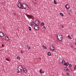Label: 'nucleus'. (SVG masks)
<instances>
[{
	"label": "nucleus",
	"mask_w": 76,
	"mask_h": 76,
	"mask_svg": "<svg viewBox=\"0 0 76 76\" xmlns=\"http://www.w3.org/2000/svg\"><path fill=\"white\" fill-rule=\"evenodd\" d=\"M64 65L65 66H69V63L68 62H66H66H65V63L64 64Z\"/></svg>",
	"instance_id": "obj_11"
},
{
	"label": "nucleus",
	"mask_w": 76,
	"mask_h": 76,
	"mask_svg": "<svg viewBox=\"0 0 76 76\" xmlns=\"http://www.w3.org/2000/svg\"><path fill=\"white\" fill-rule=\"evenodd\" d=\"M62 62L63 64H64V63H66V62H65V61H64V59L62 60Z\"/></svg>",
	"instance_id": "obj_13"
},
{
	"label": "nucleus",
	"mask_w": 76,
	"mask_h": 76,
	"mask_svg": "<svg viewBox=\"0 0 76 76\" xmlns=\"http://www.w3.org/2000/svg\"><path fill=\"white\" fill-rule=\"evenodd\" d=\"M51 53H50V52H49L48 53V56H51Z\"/></svg>",
	"instance_id": "obj_14"
},
{
	"label": "nucleus",
	"mask_w": 76,
	"mask_h": 76,
	"mask_svg": "<svg viewBox=\"0 0 76 76\" xmlns=\"http://www.w3.org/2000/svg\"><path fill=\"white\" fill-rule=\"evenodd\" d=\"M21 68H22L23 69V67L22 66H21Z\"/></svg>",
	"instance_id": "obj_42"
},
{
	"label": "nucleus",
	"mask_w": 76,
	"mask_h": 76,
	"mask_svg": "<svg viewBox=\"0 0 76 76\" xmlns=\"http://www.w3.org/2000/svg\"><path fill=\"white\" fill-rule=\"evenodd\" d=\"M13 14L14 15H16V13H15V12H13Z\"/></svg>",
	"instance_id": "obj_33"
},
{
	"label": "nucleus",
	"mask_w": 76,
	"mask_h": 76,
	"mask_svg": "<svg viewBox=\"0 0 76 76\" xmlns=\"http://www.w3.org/2000/svg\"><path fill=\"white\" fill-rule=\"evenodd\" d=\"M57 37L58 39L60 41H61L63 40V36L60 34L58 33L57 35Z\"/></svg>",
	"instance_id": "obj_1"
},
{
	"label": "nucleus",
	"mask_w": 76,
	"mask_h": 76,
	"mask_svg": "<svg viewBox=\"0 0 76 76\" xmlns=\"http://www.w3.org/2000/svg\"><path fill=\"white\" fill-rule=\"evenodd\" d=\"M4 33L2 32L0 34V37L1 38H2L3 37H4Z\"/></svg>",
	"instance_id": "obj_10"
},
{
	"label": "nucleus",
	"mask_w": 76,
	"mask_h": 76,
	"mask_svg": "<svg viewBox=\"0 0 76 76\" xmlns=\"http://www.w3.org/2000/svg\"><path fill=\"white\" fill-rule=\"evenodd\" d=\"M23 69H20V72H23Z\"/></svg>",
	"instance_id": "obj_30"
},
{
	"label": "nucleus",
	"mask_w": 76,
	"mask_h": 76,
	"mask_svg": "<svg viewBox=\"0 0 76 76\" xmlns=\"http://www.w3.org/2000/svg\"><path fill=\"white\" fill-rule=\"evenodd\" d=\"M66 7L68 9H69V8H70V5L69 4H66Z\"/></svg>",
	"instance_id": "obj_8"
},
{
	"label": "nucleus",
	"mask_w": 76,
	"mask_h": 76,
	"mask_svg": "<svg viewBox=\"0 0 76 76\" xmlns=\"http://www.w3.org/2000/svg\"><path fill=\"white\" fill-rule=\"evenodd\" d=\"M30 25L31 26H33V25H34V23L32 22L31 23Z\"/></svg>",
	"instance_id": "obj_22"
},
{
	"label": "nucleus",
	"mask_w": 76,
	"mask_h": 76,
	"mask_svg": "<svg viewBox=\"0 0 76 76\" xmlns=\"http://www.w3.org/2000/svg\"><path fill=\"white\" fill-rule=\"evenodd\" d=\"M21 68H20H20H19V69H21Z\"/></svg>",
	"instance_id": "obj_46"
},
{
	"label": "nucleus",
	"mask_w": 76,
	"mask_h": 76,
	"mask_svg": "<svg viewBox=\"0 0 76 76\" xmlns=\"http://www.w3.org/2000/svg\"><path fill=\"white\" fill-rule=\"evenodd\" d=\"M44 49H47V47H45L44 45H42Z\"/></svg>",
	"instance_id": "obj_19"
},
{
	"label": "nucleus",
	"mask_w": 76,
	"mask_h": 76,
	"mask_svg": "<svg viewBox=\"0 0 76 76\" xmlns=\"http://www.w3.org/2000/svg\"><path fill=\"white\" fill-rule=\"evenodd\" d=\"M1 46H2V47H4V45H1Z\"/></svg>",
	"instance_id": "obj_40"
},
{
	"label": "nucleus",
	"mask_w": 76,
	"mask_h": 76,
	"mask_svg": "<svg viewBox=\"0 0 76 76\" xmlns=\"http://www.w3.org/2000/svg\"><path fill=\"white\" fill-rule=\"evenodd\" d=\"M19 66H20L19 67V68H21V67H22V66H21V65H19Z\"/></svg>",
	"instance_id": "obj_37"
},
{
	"label": "nucleus",
	"mask_w": 76,
	"mask_h": 76,
	"mask_svg": "<svg viewBox=\"0 0 76 76\" xmlns=\"http://www.w3.org/2000/svg\"><path fill=\"white\" fill-rule=\"evenodd\" d=\"M69 66L70 67H72V65H71V64H70L69 65Z\"/></svg>",
	"instance_id": "obj_35"
},
{
	"label": "nucleus",
	"mask_w": 76,
	"mask_h": 76,
	"mask_svg": "<svg viewBox=\"0 0 76 76\" xmlns=\"http://www.w3.org/2000/svg\"><path fill=\"white\" fill-rule=\"evenodd\" d=\"M6 38H7V41H9V37L7 36Z\"/></svg>",
	"instance_id": "obj_15"
},
{
	"label": "nucleus",
	"mask_w": 76,
	"mask_h": 76,
	"mask_svg": "<svg viewBox=\"0 0 76 76\" xmlns=\"http://www.w3.org/2000/svg\"><path fill=\"white\" fill-rule=\"evenodd\" d=\"M66 73H67V75L68 76H69V75H70V74H69V73L68 72H67Z\"/></svg>",
	"instance_id": "obj_32"
},
{
	"label": "nucleus",
	"mask_w": 76,
	"mask_h": 76,
	"mask_svg": "<svg viewBox=\"0 0 76 76\" xmlns=\"http://www.w3.org/2000/svg\"><path fill=\"white\" fill-rule=\"evenodd\" d=\"M54 3L55 4H57V2L56 1L54 0Z\"/></svg>",
	"instance_id": "obj_17"
},
{
	"label": "nucleus",
	"mask_w": 76,
	"mask_h": 76,
	"mask_svg": "<svg viewBox=\"0 0 76 76\" xmlns=\"http://www.w3.org/2000/svg\"><path fill=\"white\" fill-rule=\"evenodd\" d=\"M26 7H27L26 9V10H28L29 7L27 6V5H26Z\"/></svg>",
	"instance_id": "obj_25"
},
{
	"label": "nucleus",
	"mask_w": 76,
	"mask_h": 76,
	"mask_svg": "<svg viewBox=\"0 0 76 76\" xmlns=\"http://www.w3.org/2000/svg\"><path fill=\"white\" fill-rule=\"evenodd\" d=\"M50 50H52V51H54V50H55V48H54V47L53 46H50Z\"/></svg>",
	"instance_id": "obj_7"
},
{
	"label": "nucleus",
	"mask_w": 76,
	"mask_h": 76,
	"mask_svg": "<svg viewBox=\"0 0 76 76\" xmlns=\"http://www.w3.org/2000/svg\"><path fill=\"white\" fill-rule=\"evenodd\" d=\"M35 25H39V20H36L35 21Z\"/></svg>",
	"instance_id": "obj_3"
},
{
	"label": "nucleus",
	"mask_w": 76,
	"mask_h": 76,
	"mask_svg": "<svg viewBox=\"0 0 76 76\" xmlns=\"http://www.w3.org/2000/svg\"><path fill=\"white\" fill-rule=\"evenodd\" d=\"M26 16L27 18H28L29 19H31V18H33V16L32 15H30L28 14H26Z\"/></svg>",
	"instance_id": "obj_5"
},
{
	"label": "nucleus",
	"mask_w": 76,
	"mask_h": 76,
	"mask_svg": "<svg viewBox=\"0 0 76 76\" xmlns=\"http://www.w3.org/2000/svg\"><path fill=\"white\" fill-rule=\"evenodd\" d=\"M62 28H64V26H62Z\"/></svg>",
	"instance_id": "obj_43"
},
{
	"label": "nucleus",
	"mask_w": 76,
	"mask_h": 76,
	"mask_svg": "<svg viewBox=\"0 0 76 76\" xmlns=\"http://www.w3.org/2000/svg\"><path fill=\"white\" fill-rule=\"evenodd\" d=\"M34 22V23L35 24V22Z\"/></svg>",
	"instance_id": "obj_47"
},
{
	"label": "nucleus",
	"mask_w": 76,
	"mask_h": 76,
	"mask_svg": "<svg viewBox=\"0 0 76 76\" xmlns=\"http://www.w3.org/2000/svg\"><path fill=\"white\" fill-rule=\"evenodd\" d=\"M34 28L35 30L36 31H38V25H35L34 26Z\"/></svg>",
	"instance_id": "obj_4"
},
{
	"label": "nucleus",
	"mask_w": 76,
	"mask_h": 76,
	"mask_svg": "<svg viewBox=\"0 0 76 76\" xmlns=\"http://www.w3.org/2000/svg\"><path fill=\"white\" fill-rule=\"evenodd\" d=\"M42 69H41L39 70V72L40 73H42Z\"/></svg>",
	"instance_id": "obj_27"
},
{
	"label": "nucleus",
	"mask_w": 76,
	"mask_h": 76,
	"mask_svg": "<svg viewBox=\"0 0 76 76\" xmlns=\"http://www.w3.org/2000/svg\"><path fill=\"white\" fill-rule=\"evenodd\" d=\"M20 1H22V0H20Z\"/></svg>",
	"instance_id": "obj_48"
},
{
	"label": "nucleus",
	"mask_w": 76,
	"mask_h": 76,
	"mask_svg": "<svg viewBox=\"0 0 76 76\" xmlns=\"http://www.w3.org/2000/svg\"><path fill=\"white\" fill-rule=\"evenodd\" d=\"M26 46L27 47L28 49V50H30V49H31V47H30V46L27 45H26Z\"/></svg>",
	"instance_id": "obj_16"
},
{
	"label": "nucleus",
	"mask_w": 76,
	"mask_h": 76,
	"mask_svg": "<svg viewBox=\"0 0 76 76\" xmlns=\"http://www.w3.org/2000/svg\"><path fill=\"white\" fill-rule=\"evenodd\" d=\"M42 73H44V71H42Z\"/></svg>",
	"instance_id": "obj_41"
},
{
	"label": "nucleus",
	"mask_w": 76,
	"mask_h": 76,
	"mask_svg": "<svg viewBox=\"0 0 76 76\" xmlns=\"http://www.w3.org/2000/svg\"><path fill=\"white\" fill-rule=\"evenodd\" d=\"M7 38H5V40H7Z\"/></svg>",
	"instance_id": "obj_44"
},
{
	"label": "nucleus",
	"mask_w": 76,
	"mask_h": 76,
	"mask_svg": "<svg viewBox=\"0 0 76 76\" xmlns=\"http://www.w3.org/2000/svg\"><path fill=\"white\" fill-rule=\"evenodd\" d=\"M70 70H69V69H68V71L67 72V73H70Z\"/></svg>",
	"instance_id": "obj_31"
},
{
	"label": "nucleus",
	"mask_w": 76,
	"mask_h": 76,
	"mask_svg": "<svg viewBox=\"0 0 76 76\" xmlns=\"http://www.w3.org/2000/svg\"><path fill=\"white\" fill-rule=\"evenodd\" d=\"M42 26H44V23L43 22H42L41 23Z\"/></svg>",
	"instance_id": "obj_26"
},
{
	"label": "nucleus",
	"mask_w": 76,
	"mask_h": 76,
	"mask_svg": "<svg viewBox=\"0 0 76 76\" xmlns=\"http://www.w3.org/2000/svg\"><path fill=\"white\" fill-rule=\"evenodd\" d=\"M60 15L61 16H64V15H63V13L61 12L60 13Z\"/></svg>",
	"instance_id": "obj_18"
},
{
	"label": "nucleus",
	"mask_w": 76,
	"mask_h": 76,
	"mask_svg": "<svg viewBox=\"0 0 76 76\" xmlns=\"http://www.w3.org/2000/svg\"><path fill=\"white\" fill-rule=\"evenodd\" d=\"M68 69H68V68H67L66 67H65L64 68V70H65V71H68Z\"/></svg>",
	"instance_id": "obj_12"
},
{
	"label": "nucleus",
	"mask_w": 76,
	"mask_h": 76,
	"mask_svg": "<svg viewBox=\"0 0 76 76\" xmlns=\"http://www.w3.org/2000/svg\"><path fill=\"white\" fill-rule=\"evenodd\" d=\"M33 1H34V3H37V1L36 0H34Z\"/></svg>",
	"instance_id": "obj_29"
},
{
	"label": "nucleus",
	"mask_w": 76,
	"mask_h": 76,
	"mask_svg": "<svg viewBox=\"0 0 76 76\" xmlns=\"http://www.w3.org/2000/svg\"><path fill=\"white\" fill-rule=\"evenodd\" d=\"M19 67H20V66H18V72H20V69H19Z\"/></svg>",
	"instance_id": "obj_20"
},
{
	"label": "nucleus",
	"mask_w": 76,
	"mask_h": 76,
	"mask_svg": "<svg viewBox=\"0 0 76 76\" xmlns=\"http://www.w3.org/2000/svg\"><path fill=\"white\" fill-rule=\"evenodd\" d=\"M18 7L19 8H20V9H22V4L20 3H19L18 4Z\"/></svg>",
	"instance_id": "obj_6"
},
{
	"label": "nucleus",
	"mask_w": 76,
	"mask_h": 76,
	"mask_svg": "<svg viewBox=\"0 0 76 76\" xmlns=\"http://www.w3.org/2000/svg\"><path fill=\"white\" fill-rule=\"evenodd\" d=\"M1 33H2V32H0V34H1Z\"/></svg>",
	"instance_id": "obj_45"
},
{
	"label": "nucleus",
	"mask_w": 76,
	"mask_h": 76,
	"mask_svg": "<svg viewBox=\"0 0 76 76\" xmlns=\"http://www.w3.org/2000/svg\"><path fill=\"white\" fill-rule=\"evenodd\" d=\"M43 27L44 28V29H46V27H45V26H43Z\"/></svg>",
	"instance_id": "obj_39"
},
{
	"label": "nucleus",
	"mask_w": 76,
	"mask_h": 76,
	"mask_svg": "<svg viewBox=\"0 0 76 76\" xmlns=\"http://www.w3.org/2000/svg\"><path fill=\"white\" fill-rule=\"evenodd\" d=\"M21 53H23V50H21Z\"/></svg>",
	"instance_id": "obj_36"
},
{
	"label": "nucleus",
	"mask_w": 76,
	"mask_h": 76,
	"mask_svg": "<svg viewBox=\"0 0 76 76\" xmlns=\"http://www.w3.org/2000/svg\"><path fill=\"white\" fill-rule=\"evenodd\" d=\"M17 59H18V60H19V59H20V57H19V56H18L17 57Z\"/></svg>",
	"instance_id": "obj_28"
},
{
	"label": "nucleus",
	"mask_w": 76,
	"mask_h": 76,
	"mask_svg": "<svg viewBox=\"0 0 76 76\" xmlns=\"http://www.w3.org/2000/svg\"><path fill=\"white\" fill-rule=\"evenodd\" d=\"M74 69L75 70H76V66H75V67H74Z\"/></svg>",
	"instance_id": "obj_38"
},
{
	"label": "nucleus",
	"mask_w": 76,
	"mask_h": 76,
	"mask_svg": "<svg viewBox=\"0 0 76 76\" xmlns=\"http://www.w3.org/2000/svg\"><path fill=\"white\" fill-rule=\"evenodd\" d=\"M26 4L23 3L22 4V7H21V9H26Z\"/></svg>",
	"instance_id": "obj_2"
},
{
	"label": "nucleus",
	"mask_w": 76,
	"mask_h": 76,
	"mask_svg": "<svg viewBox=\"0 0 76 76\" xmlns=\"http://www.w3.org/2000/svg\"><path fill=\"white\" fill-rule=\"evenodd\" d=\"M23 72L25 73H27V69H26L25 68H23Z\"/></svg>",
	"instance_id": "obj_9"
},
{
	"label": "nucleus",
	"mask_w": 76,
	"mask_h": 76,
	"mask_svg": "<svg viewBox=\"0 0 76 76\" xmlns=\"http://www.w3.org/2000/svg\"><path fill=\"white\" fill-rule=\"evenodd\" d=\"M29 76H31V75H29Z\"/></svg>",
	"instance_id": "obj_49"
},
{
	"label": "nucleus",
	"mask_w": 76,
	"mask_h": 76,
	"mask_svg": "<svg viewBox=\"0 0 76 76\" xmlns=\"http://www.w3.org/2000/svg\"><path fill=\"white\" fill-rule=\"evenodd\" d=\"M4 36L5 38H6V37H7V35H6V34H5Z\"/></svg>",
	"instance_id": "obj_34"
},
{
	"label": "nucleus",
	"mask_w": 76,
	"mask_h": 76,
	"mask_svg": "<svg viewBox=\"0 0 76 76\" xmlns=\"http://www.w3.org/2000/svg\"><path fill=\"white\" fill-rule=\"evenodd\" d=\"M28 29L29 31H31V30H32V28H31V27H29Z\"/></svg>",
	"instance_id": "obj_21"
},
{
	"label": "nucleus",
	"mask_w": 76,
	"mask_h": 76,
	"mask_svg": "<svg viewBox=\"0 0 76 76\" xmlns=\"http://www.w3.org/2000/svg\"><path fill=\"white\" fill-rule=\"evenodd\" d=\"M68 37L71 39H72V37H71V36H69V35H68Z\"/></svg>",
	"instance_id": "obj_23"
},
{
	"label": "nucleus",
	"mask_w": 76,
	"mask_h": 76,
	"mask_svg": "<svg viewBox=\"0 0 76 76\" xmlns=\"http://www.w3.org/2000/svg\"><path fill=\"white\" fill-rule=\"evenodd\" d=\"M6 60H7V61H10V60H9V58H6Z\"/></svg>",
	"instance_id": "obj_24"
}]
</instances>
